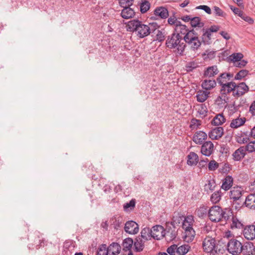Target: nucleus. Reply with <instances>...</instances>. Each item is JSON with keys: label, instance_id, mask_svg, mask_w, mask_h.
I'll return each mask as SVG.
<instances>
[{"label": "nucleus", "instance_id": "26", "mask_svg": "<svg viewBox=\"0 0 255 255\" xmlns=\"http://www.w3.org/2000/svg\"><path fill=\"white\" fill-rule=\"evenodd\" d=\"M107 249L109 254H111V255H118L121 250L120 245L117 243H112Z\"/></svg>", "mask_w": 255, "mask_h": 255}, {"label": "nucleus", "instance_id": "37", "mask_svg": "<svg viewBox=\"0 0 255 255\" xmlns=\"http://www.w3.org/2000/svg\"><path fill=\"white\" fill-rule=\"evenodd\" d=\"M197 112L199 115V117L201 118H205L208 113L207 107L204 104H200L197 106Z\"/></svg>", "mask_w": 255, "mask_h": 255}, {"label": "nucleus", "instance_id": "45", "mask_svg": "<svg viewBox=\"0 0 255 255\" xmlns=\"http://www.w3.org/2000/svg\"><path fill=\"white\" fill-rule=\"evenodd\" d=\"M250 141V138L247 133H244L242 134L241 136H239L237 137V141L241 144L247 143Z\"/></svg>", "mask_w": 255, "mask_h": 255}, {"label": "nucleus", "instance_id": "16", "mask_svg": "<svg viewBox=\"0 0 255 255\" xmlns=\"http://www.w3.org/2000/svg\"><path fill=\"white\" fill-rule=\"evenodd\" d=\"M243 235L248 240H253L255 238V226L249 225L246 226L243 230Z\"/></svg>", "mask_w": 255, "mask_h": 255}, {"label": "nucleus", "instance_id": "35", "mask_svg": "<svg viewBox=\"0 0 255 255\" xmlns=\"http://www.w3.org/2000/svg\"><path fill=\"white\" fill-rule=\"evenodd\" d=\"M231 228L234 229H243L244 225L242 222L239 220L236 216H232L231 219Z\"/></svg>", "mask_w": 255, "mask_h": 255}, {"label": "nucleus", "instance_id": "51", "mask_svg": "<svg viewBox=\"0 0 255 255\" xmlns=\"http://www.w3.org/2000/svg\"><path fill=\"white\" fill-rule=\"evenodd\" d=\"M201 125V121L196 119H193L191 121V124L190 125V127L192 129H197L199 128V127Z\"/></svg>", "mask_w": 255, "mask_h": 255}, {"label": "nucleus", "instance_id": "34", "mask_svg": "<svg viewBox=\"0 0 255 255\" xmlns=\"http://www.w3.org/2000/svg\"><path fill=\"white\" fill-rule=\"evenodd\" d=\"M226 122V119L223 114H217L212 120L211 124L214 126H220Z\"/></svg>", "mask_w": 255, "mask_h": 255}, {"label": "nucleus", "instance_id": "18", "mask_svg": "<svg viewBox=\"0 0 255 255\" xmlns=\"http://www.w3.org/2000/svg\"><path fill=\"white\" fill-rule=\"evenodd\" d=\"M243 251L241 253L244 255H255V247L253 243L247 242L243 245Z\"/></svg>", "mask_w": 255, "mask_h": 255}, {"label": "nucleus", "instance_id": "4", "mask_svg": "<svg viewBox=\"0 0 255 255\" xmlns=\"http://www.w3.org/2000/svg\"><path fill=\"white\" fill-rule=\"evenodd\" d=\"M235 88L236 83L234 82L231 81L226 84H224L220 90L221 96L218 97L217 101L227 102L229 100L227 95L231 92H233V94H234Z\"/></svg>", "mask_w": 255, "mask_h": 255}, {"label": "nucleus", "instance_id": "62", "mask_svg": "<svg viewBox=\"0 0 255 255\" xmlns=\"http://www.w3.org/2000/svg\"><path fill=\"white\" fill-rule=\"evenodd\" d=\"M207 208L204 206L200 207L197 210V212L199 216H202L203 214H206L207 212Z\"/></svg>", "mask_w": 255, "mask_h": 255}, {"label": "nucleus", "instance_id": "56", "mask_svg": "<svg viewBox=\"0 0 255 255\" xmlns=\"http://www.w3.org/2000/svg\"><path fill=\"white\" fill-rule=\"evenodd\" d=\"M135 204V201L134 199L131 200L128 203H127L124 205V208L125 210H128L129 208L131 209L134 208Z\"/></svg>", "mask_w": 255, "mask_h": 255}, {"label": "nucleus", "instance_id": "50", "mask_svg": "<svg viewBox=\"0 0 255 255\" xmlns=\"http://www.w3.org/2000/svg\"><path fill=\"white\" fill-rule=\"evenodd\" d=\"M249 73V71L247 70H241L235 75L234 79L235 80H242Z\"/></svg>", "mask_w": 255, "mask_h": 255}, {"label": "nucleus", "instance_id": "49", "mask_svg": "<svg viewBox=\"0 0 255 255\" xmlns=\"http://www.w3.org/2000/svg\"><path fill=\"white\" fill-rule=\"evenodd\" d=\"M108 254L109 253L106 245L102 244L99 247L97 255H108Z\"/></svg>", "mask_w": 255, "mask_h": 255}, {"label": "nucleus", "instance_id": "36", "mask_svg": "<svg viewBox=\"0 0 255 255\" xmlns=\"http://www.w3.org/2000/svg\"><path fill=\"white\" fill-rule=\"evenodd\" d=\"M133 10L129 7H125L122 10L121 16L125 19H129L134 15Z\"/></svg>", "mask_w": 255, "mask_h": 255}, {"label": "nucleus", "instance_id": "20", "mask_svg": "<svg viewBox=\"0 0 255 255\" xmlns=\"http://www.w3.org/2000/svg\"><path fill=\"white\" fill-rule=\"evenodd\" d=\"M184 233L183 239L185 242L191 243L192 242L195 237V231L193 228L185 229Z\"/></svg>", "mask_w": 255, "mask_h": 255}, {"label": "nucleus", "instance_id": "59", "mask_svg": "<svg viewBox=\"0 0 255 255\" xmlns=\"http://www.w3.org/2000/svg\"><path fill=\"white\" fill-rule=\"evenodd\" d=\"M240 17L250 24H253L254 22L253 18L247 15L246 14L244 13V12H243L242 15H241Z\"/></svg>", "mask_w": 255, "mask_h": 255}, {"label": "nucleus", "instance_id": "53", "mask_svg": "<svg viewBox=\"0 0 255 255\" xmlns=\"http://www.w3.org/2000/svg\"><path fill=\"white\" fill-rule=\"evenodd\" d=\"M219 163L215 160H211L208 163V169L210 171H215L219 167Z\"/></svg>", "mask_w": 255, "mask_h": 255}, {"label": "nucleus", "instance_id": "5", "mask_svg": "<svg viewBox=\"0 0 255 255\" xmlns=\"http://www.w3.org/2000/svg\"><path fill=\"white\" fill-rule=\"evenodd\" d=\"M241 242L235 239L230 240L227 244L228 251L233 255H238L243 251Z\"/></svg>", "mask_w": 255, "mask_h": 255}, {"label": "nucleus", "instance_id": "3", "mask_svg": "<svg viewBox=\"0 0 255 255\" xmlns=\"http://www.w3.org/2000/svg\"><path fill=\"white\" fill-rule=\"evenodd\" d=\"M183 39L194 50L198 49L201 45L198 34L194 30L189 31V32L184 36Z\"/></svg>", "mask_w": 255, "mask_h": 255}, {"label": "nucleus", "instance_id": "33", "mask_svg": "<svg viewBox=\"0 0 255 255\" xmlns=\"http://www.w3.org/2000/svg\"><path fill=\"white\" fill-rule=\"evenodd\" d=\"M202 42L204 44H210L211 43V33L207 29H202Z\"/></svg>", "mask_w": 255, "mask_h": 255}, {"label": "nucleus", "instance_id": "32", "mask_svg": "<svg viewBox=\"0 0 255 255\" xmlns=\"http://www.w3.org/2000/svg\"><path fill=\"white\" fill-rule=\"evenodd\" d=\"M202 87L206 90H210L216 86V81L214 79H206L202 82Z\"/></svg>", "mask_w": 255, "mask_h": 255}, {"label": "nucleus", "instance_id": "64", "mask_svg": "<svg viewBox=\"0 0 255 255\" xmlns=\"http://www.w3.org/2000/svg\"><path fill=\"white\" fill-rule=\"evenodd\" d=\"M230 7L231 9L233 11V12L235 14L238 15L239 16L242 15V13H243V11L241 10L239 8L235 7L232 5H231Z\"/></svg>", "mask_w": 255, "mask_h": 255}, {"label": "nucleus", "instance_id": "11", "mask_svg": "<svg viewBox=\"0 0 255 255\" xmlns=\"http://www.w3.org/2000/svg\"><path fill=\"white\" fill-rule=\"evenodd\" d=\"M202 144L201 147V153L206 156H210L214 151L213 143L211 141H207Z\"/></svg>", "mask_w": 255, "mask_h": 255}, {"label": "nucleus", "instance_id": "31", "mask_svg": "<svg viewBox=\"0 0 255 255\" xmlns=\"http://www.w3.org/2000/svg\"><path fill=\"white\" fill-rule=\"evenodd\" d=\"M217 66L216 65L208 67L204 71V75L205 77H212L219 73Z\"/></svg>", "mask_w": 255, "mask_h": 255}, {"label": "nucleus", "instance_id": "1", "mask_svg": "<svg viewBox=\"0 0 255 255\" xmlns=\"http://www.w3.org/2000/svg\"><path fill=\"white\" fill-rule=\"evenodd\" d=\"M128 26L129 31L134 32L140 38L148 36L159 27L158 25L155 22L149 23L146 25L141 21L135 20L129 21Z\"/></svg>", "mask_w": 255, "mask_h": 255}, {"label": "nucleus", "instance_id": "52", "mask_svg": "<svg viewBox=\"0 0 255 255\" xmlns=\"http://www.w3.org/2000/svg\"><path fill=\"white\" fill-rule=\"evenodd\" d=\"M246 151L249 152H255V140L254 141H250L248 144L245 146Z\"/></svg>", "mask_w": 255, "mask_h": 255}, {"label": "nucleus", "instance_id": "58", "mask_svg": "<svg viewBox=\"0 0 255 255\" xmlns=\"http://www.w3.org/2000/svg\"><path fill=\"white\" fill-rule=\"evenodd\" d=\"M203 55L204 56V59H213L215 56V52L209 50H206Z\"/></svg>", "mask_w": 255, "mask_h": 255}, {"label": "nucleus", "instance_id": "30", "mask_svg": "<svg viewBox=\"0 0 255 255\" xmlns=\"http://www.w3.org/2000/svg\"><path fill=\"white\" fill-rule=\"evenodd\" d=\"M151 229L149 228H143L140 233L141 236L138 237L141 238L145 241L150 240L152 238V234H151Z\"/></svg>", "mask_w": 255, "mask_h": 255}, {"label": "nucleus", "instance_id": "23", "mask_svg": "<svg viewBox=\"0 0 255 255\" xmlns=\"http://www.w3.org/2000/svg\"><path fill=\"white\" fill-rule=\"evenodd\" d=\"M194 223V217L192 215L187 216L185 217L182 222V228L183 230L193 228Z\"/></svg>", "mask_w": 255, "mask_h": 255}, {"label": "nucleus", "instance_id": "10", "mask_svg": "<svg viewBox=\"0 0 255 255\" xmlns=\"http://www.w3.org/2000/svg\"><path fill=\"white\" fill-rule=\"evenodd\" d=\"M243 193V190L241 187L235 186L231 189L230 192V198L233 200V202L241 201Z\"/></svg>", "mask_w": 255, "mask_h": 255}, {"label": "nucleus", "instance_id": "24", "mask_svg": "<svg viewBox=\"0 0 255 255\" xmlns=\"http://www.w3.org/2000/svg\"><path fill=\"white\" fill-rule=\"evenodd\" d=\"M154 13L155 16H159L162 19L167 18L169 15L168 11L164 7H158L155 9Z\"/></svg>", "mask_w": 255, "mask_h": 255}, {"label": "nucleus", "instance_id": "47", "mask_svg": "<svg viewBox=\"0 0 255 255\" xmlns=\"http://www.w3.org/2000/svg\"><path fill=\"white\" fill-rule=\"evenodd\" d=\"M168 24L174 27V28L180 23V21L178 20L177 18L174 15L170 16L167 19Z\"/></svg>", "mask_w": 255, "mask_h": 255}, {"label": "nucleus", "instance_id": "42", "mask_svg": "<svg viewBox=\"0 0 255 255\" xmlns=\"http://www.w3.org/2000/svg\"><path fill=\"white\" fill-rule=\"evenodd\" d=\"M221 196L222 192L220 190L215 191L211 195L210 200L213 203L216 204L220 201L221 199Z\"/></svg>", "mask_w": 255, "mask_h": 255}, {"label": "nucleus", "instance_id": "54", "mask_svg": "<svg viewBox=\"0 0 255 255\" xmlns=\"http://www.w3.org/2000/svg\"><path fill=\"white\" fill-rule=\"evenodd\" d=\"M214 10L216 16L225 17L226 15V13L224 12L220 8H219L218 6H214Z\"/></svg>", "mask_w": 255, "mask_h": 255}, {"label": "nucleus", "instance_id": "12", "mask_svg": "<svg viewBox=\"0 0 255 255\" xmlns=\"http://www.w3.org/2000/svg\"><path fill=\"white\" fill-rule=\"evenodd\" d=\"M249 90V87L244 82H242L239 84L236 83L235 92L233 94L235 97H239L247 93Z\"/></svg>", "mask_w": 255, "mask_h": 255}, {"label": "nucleus", "instance_id": "44", "mask_svg": "<svg viewBox=\"0 0 255 255\" xmlns=\"http://www.w3.org/2000/svg\"><path fill=\"white\" fill-rule=\"evenodd\" d=\"M199 63L195 61H192L188 62L185 65V69L187 72H191L193 70L199 67Z\"/></svg>", "mask_w": 255, "mask_h": 255}, {"label": "nucleus", "instance_id": "8", "mask_svg": "<svg viewBox=\"0 0 255 255\" xmlns=\"http://www.w3.org/2000/svg\"><path fill=\"white\" fill-rule=\"evenodd\" d=\"M181 220H182V218L180 217H177L176 219L174 217V219H173V221L171 222V224L173 226V229H172L171 228L170 229L167 228L165 235H166L167 237H169L170 241L174 240L176 237L177 233L175 226L177 224H179Z\"/></svg>", "mask_w": 255, "mask_h": 255}, {"label": "nucleus", "instance_id": "14", "mask_svg": "<svg viewBox=\"0 0 255 255\" xmlns=\"http://www.w3.org/2000/svg\"><path fill=\"white\" fill-rule=\"evenodd\" d=\"M207 134L205 132L199 130L195 132L193 135L192 140L196 144H202L205 142V140L207 138Z\"/></svg>", "mask_w": 255, "mask_h": 255}, {"label": "nucleus", "instance_id": "6", "mask_svg": "<svg viewBox=\"0 0 255 255\" xmlns=\"http://www.w3.org/2000/svg\"><path fill=\"white\" fill-rule=\"evenodd\" d=\"M223 210L218 205L211 207L208 210V216L209 219L214 222H219L222 221V214Z\"/></svg>", "mask_w": 255, "mask_h": 255}, {"label": "nucleus", "instance_id": "9", "mask_svg": "<svg viewBox=\"0 0 255 255\" xmlns=\"http://www.w3.org/2000/svg\"><path fill=\"white\" fill-rule=\"evenodd\" d=\"M151 234H152V238L159 240L165 237L166 231L164 228L161 225H156L151 228Z\"/></svg>", "mask_w": 255, "mask_h": 255}, {"label": "nucleus", "instance_id": "25", "mask_svg": "<svg viewBox=\"0 0 255 255\" xmlns=\"http://www.w3.org/2000/svg\"><path fill=\"white\" fill-rule=\"evenodd\" d=\"M223 183L221 187L225 191L229 190L233 184V178L230 175L227 176L223 179Z\"/></svg>", "mask_w": 255, "mask_h": 255}, {"label": "nucleus", "instance_id": "38", "mask_svg": "<svg viewBox=\"0 0 255 255\" xmlns=\"http://www.w3.org/2000/svg\"><path fill=\"white\" fill-rule=\"evenodd\" d=\"M209 92L204 91H199L197 92L196 98L198 102L203 103L209 97Z\"/></svg>", "mask_w": 255, "mask_h": 255}, {"label": "nucleus", "instance_id": "2", "mask_svg": "<svg viewBox=\"0 0 255 255\" xmlns=\"http://www.w3.org/2000/svg\"><path fill=\"white\" fill-rule=\"evenodd\" d=\"M182 37L180 35L173 33L168 37L166 41V45L169 48H177V53L183 55L185 48V44L181 42Z\"/></svg>", "mask_w": 255, "mask_h": 255}, {"label": "nucleus", "instance_id": "43", "mask_svg": "<svg viewBox=\"0 0 255 255\" xmlns=\"http://www.w3.org/2000/svg\"><path fill=\"white\" fill-rule=\"evenodd\" d=\"M191 247L188 245H183L177 247V253L180 255L186 254L190 250Z\"/></svg>", "mask_w": 255, "mask_h": 255}, {"label": "nucleus", "instance_id": "63", "mask_svg": "<svg viewBox=\"0 0 255 255\" xmlns=\"http://www.w3.org/2000/svg\"><path fill=\"white\" fill-rule=\"evenodd\" d=\"M165 39V36L163 33L160 31V30H157V33H156V39L159 41H162Z\"/></svg>", "mask_w": 255, "mask_h": 255}, {"label": "nucleus", "instance_id": "28", "mask_svg": "<svg viewBox=\"0 0 255 255\" xmlns=\"http://www.w3.org/2000/svg\"><path fill=\"white\" fill-rule=\"evenodd\" d=\"M189 29L187 27V26L182 24L181 22L179 23V24L177 25V26L174 27V32L175 34H178L180 35V34L182 35H187V33L189 32Z\"/></svg>", "mask_w": 255, "mask_h": 255}, {"label": "nucleus", "instance_id": "15", "mask_svg": "<svg viewBox=\"0 0 255 255\" xmlns=\"http://www.w3.org/2000/svg\"><path fill=\"white\" fill-rule=\"evenodd\" d=\"M125 231L129 234H136L139 231L138 226L133 221H128L125 224Z\"/></svg>", "mask_w": 255, "mask_h": 255}, {"label": "nucleus", "instance_id": "27", "mask_svg": "<svg viewBox=\"0 0 255 255\" xmlns=\"http://www.w3.org/2000/svg\"><path fill=\"white\" fill-rule=\"evenodd\" d=\"M198 161V155L194 152H190V153L187 156V164L190 166L196 165Z\"/></svg>", "mask_w": 255, "mask_h": 255}, {"label": "nucleus", "instance_id": "7", "mask_svg": "<svg viewBox=\"0 0 255 255\" xmlns=\"http://www.w3.org/2000/svg\"><path fill=\"white\" fill-rule=\"evenodd\" d=\"M216 245V242L215 238L209 236H206L202 242L203 251L207 253H211L215 251Z\"/></svg>", "mask_w": 255, "mask_h": 255}, {"label": "nucleus", "instance_id": "13", "mask_svg": "<svg viewBox=\"0 0 255 255\" xmlns=\"http://www.w3.org/2000/svg\"><path fill=\"white\" fill-rule=\"evenodd\" d=\"M224 134V129L221 127H218L213 128L208 133L209 137L212 140H218Z\"/></svg>", "mask_w": 255, "mask_h": 255}, {"label": "nucleus", "instance_id": "29", "mask_svg": "<svg viewBox=\"0 0 255 255\" xmlns=\"http://www.w3.org/2000/svg\"><path fill=\"white\" fill-rule=\"evenodd\" d=\"M246 121L245 118L238 117L233 119L230 123V127L233 128H237L244 125Z\"/></svg>", "mask_w": 255, "mask_h": 255}, {"label": "nucleus", "instance_id": "57", "mask_svg": "<svg viewBox=\"0 0 255 255\" xmlns=\"http://www.w3.org/2000/svg\"><path fill=\"white\" fill-rule=\"evenodd\" d=\"M177 246L176 245H173L167 249V252L170 255H175V253H177Z\"/></svg>", "mask_w": 255, "mask_h": 255}, {"label": "nucleus", "instance_id": "41", "mask_svg": "<svg viewBox=\"0 0 255 255\" xmlns=\"http://www.w3.org/2000/svg\"><path fill=\"white\" fill-rule=\"evenodd\" d=\"M191 25L192 27H202L204 25V23L201 21V18L199 17H192L191 21Z\"/></svg>", "mask_w": 255, "mask_h": 255}, {"label": "nucleus", "instance_id": "40", "mask_svg": "<svg viewBox=\"0 0 255 255\" xmlns=\"http://www.w3.org/2000/svg\"><path fill=\"white\" fill-rule=\"evenodd\" d=\"M243 54L241 53H235L228 57V61L235 64L237 61H240L243 58Z\"/></svg>", "mask_w": 255, "mask_h": 255}, {"label": "nucleus", "instance_id": "60", "mask_svg": "<svg viewBox=\"0 0 255 255\" xmlns=\"http://www.w3.org/2000/svg\"><path fill=\"white\" fill-rule=\"evenodd\" d=\"M197 9H200L204 10L208 14H211L212 11L211 8L207 5H201L196 7Z\"/></svg>", "mask_w": 255, "mask_h": 255}, {"label": "nucleus", "instance_id": "55", "mask_svg": "<svg viewBox=\"0 0 255 255\" xmlns=\"http://www.w3.org/2000/svg\"><path fill=\"white\" fill-rule=\"evenodd\" d=\"M133 0H120V5L123 8L129 7L132 4Z\"/></svg>", "mask_w": 255, "mask_h": 255}, {"label": "nucleus", "instance_id": "61", "mask_svg": "<svg viewBox=\"0 0 255 255\" xmlns=\"http://www.w3.org/2000/svg\"><path fill=\"white\" fill-rule=\"evenodd\" d=\"M247 64V61L245 60H240V61H237V62L234 64V66L239 67L242 68L245 67Z\"/></svg>", "mask_w": 255, "mask_h": 255}, {"label": "nucleus", "instance_id": "46", "mask_svg": "<svg viewBox=\"0 0 255 255\" xmlns=\"http://www.w3.org/2000/svg\"><path fill=\"white\" fill-rule=\"evenodd\" d=\"M150 7V3L149 1L144 0L142 1L140 5V11L142 13L147 12Z\"/></svg>", "mask_w": 255, "mask_h": 255}, {"label": "nucleus", "instance_id": "17", "mask_svg": "<svg viewBox=\"0 0 255 255\" xmlns=\"http://www.w3.org/2000/svg\"><path fill=\"white\" fill-rule=\"evenodd\" d=\"M234 75L230 73L221 74L217 78V82L222 87L224 84L230 82V80L233 78Z\"/></svg>", "mask_w": 255, "mask_h": 255}, {"label": "nucleus", "instance_id": "22", "mask_svg": "<svg viewBox=\"0 0 255 255\" xmlns=\"http://www.w3.org/2000/svg\"><path fill=\"white\" fill-rule=\"evenodd\" d=\"M146 241L141 238L137 237L133 243V247L134 251L136 252H140L142 251L144 248V243Z\"/></svg>", "mask_w": 255, "mask_h": 255}, {"label": "nucleus", "instance_id": "21", "mask_svg": "<svg viewBox=\"0 0 255 255\" xmlns=\"http://www.w3.org/2000/svg\"><path fill=\"white\" fill-rule=\"evenodd\" d=\"M246 206L251 210H255V194H251L246 198L245 201L243 202Z\"/></svg>", "mask_w": 255, "mask_h": 255}, {"label": "nucleus", "instance_id": "48", "mask_svg": "<svg viewBox=\"0 0 255 255\" xmlns=\"http://www.w3.org/2000/svg\"><path fill=\"white\" fill-rule=\"evenodd\" d=\"M222 220L227 221L232 218V216H234L233 213L229 210L225 209V211L223 210V213L221 215Z\"/></svg>", "mask_w": 255, "mask_h": 255}, {"label": "nucleus", "instance_id": "39", "mask_svg": "<svg viewBox=\"0 0 255 255\" xmlns=\"http://www.w3.org/2000/svg\"><path fill=\"white\" fill-rule=\"evenodd\" d=\"M132 245H133L132 239L130 238H126L123 242V250L125 251H130Z\"/></svg>", "mask_w": 255, "mask_h": 255}, {"label": "nucleus", "instance_id": "19", "mask_svg": "<svg viewBox=\"0 0 255 255\" xmlns=\"http://www.w3.org/2000/svg\"><path fill=\"white\" fill-rule=\"evenodd\" d=\"M246 154L245 146H241L233 153V159L235 161H240L245 157Z\"/></svg>", "mask_w": 255, "mask_h": 255}]
</instances>
